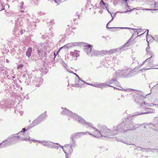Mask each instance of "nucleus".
I'll list each match as a JSON object with an SVG mask.
<instances>
[{"label": "nucleus", "mask_w": 158, "mask_h": 158, "mask_svg": "<svg viewBox=\"0 0 158 158\" xmlns=\"http://www.w3.org/2000/svg\"><path fill=\"white\" fill-rule=\"evenodd\" d=\"M149 59V58H148V59H147L146 60H146H148Z\"/></svg>", "instance_id": "nucleus-20"}, {"label": "nucleus", "mask_w": 158, "mask_h": 158, "mask_svg": "<svg viewBox=\"0 0 158 158\" xmlns=\"http://www.w3.org/2000/svg\"><path fill=\"white\" fill-rule=\"evenodd\" d=\"M152 56H151L150 57V58H151L152 57Z\"/></svg>", "instance_id": "nucleus-21"}, {"label": "nucleus", "mask_w": 158, "mask_h": 158, "mask_svg": "<svg viewBox=\"0 0 158 158\" xmlns=\"http://www.w3.org/2000/svg\"><path fill=\"white\" fill-rule=\"evenodd\" d=\"M86 134V133L84 132H77L74 134L72 136L73 139L76 138H79L82 137Z\"/></svg>", "instance_id": "nucleus-4"}, {"label": "nucleus", "mask_w": 158, "mask_h": 158, "mask_svg": "<svg viewBox=\"0 0 158 158\" xmlns=\"http://www.w3.org/2000/svg\"><path fill=\"white\" fill-rule=\"evenodd\" d=\"M23 65L22 64H20L18 65L17 67V69H20L21 68H23Z\"/></svg>", "instance_id": "nucleus-11"}, {"label": "nucleus", "mask_w": 158, "mask_h": 158, "mask_svg": "<svg viewBox=\"0 0 158 158\" xmlns=\"http://www.w3.org/2000/svg\"><path fill=\"white\" fill-rule=\"evenodd\" d=\"M99 129L100 131L101 136L106 137L109 135L110 133V130L106 126H101L100 127Z\"/></svg>", "instance_id": "nucleus-1"}, {"label": "nucleus", "mask_w": 158, "mask_h": 158, "mask_svg": "<svg viewBox=\"0 0 158 158\" xmlns=\"http://www.w3.org/2000/svg\"><path fill=\"white\" fill-rule=\"evenodd\" d=\"M43 144L44 146H47L48 147H50V144H49V143L47 142H44L43 143Z\"/></svg>", "instance_id": "nucleus-9"}, {"label": "nucleus", "mask_w": 158, "mask_h": 158, "mask_svg": "<svg viewBox=\"0 0 158 158\" xmlns=\"http://www.w3.org/2000/svg\"><path fill=\"white\" fill-rule=\"evenodd\" d=\"M7 62H8V60H7Z\"/></svg>", "instance_id": "nucleus-25"}, {"label": "nucleus", "mask_w": 158, "mask_h": 158, "mask_svg": "<svg viewBox=\"0 0 158 158\" xmlns=\"http://www.w3.org/2000/svg\"><path fill=\"white\" fill-rule=\"evenodd\" d=\"M86 125H88L90 126V127H91L92 126V125L90 123H89V124H87V123H86Z\"/></svg>", "instance_id": "nucleus-16"}, {"label": "nucleus", "mask_w": 158, "mask_h": 158, "mask_svg": "<svg viewBox=\"0 0 158 158\" xmlns=\"http://www.w3.org/2000/svg\"><path fill=\"white\" fill-rule=\"evenodd\" d=\"M106 27L108 28H113V27H110L109 26V23H108L107 25H106Z\"/></svg>", "instance_id": "nucleus-13"}, {"label": "nucleus", "mask_w": 158, "mask_h": 158, "mask_svg": "<svg viewBox=\"0 0 158 158\" xmlns=\"http://www.w3.org/2000/svg\"><path fill=\"white\" fill-rule=\"evenodd\" d=\"M19 137H18V136H15V139H19Z\"/></svg>", "instance_id": "nucleus-17"}, {"label": "nucleus", "mask_w": 158, "mask_h": 158, "mask_svg": "<svg viewBox=\"0 0 158 158\" xmlns=\"http://www.w3.org/2000/svg\"><path fill=\"white\" fill-rule=\"evenodd\" d=\"M63 149L65 153L70 154L73 152L72 147L69 145L64 146Z\"/></svg>", "instance_id": "nucleus-3"}, {"label": "nucleus", "mask_w": 158, "mask_h": 158, "mask_svg": "<svg viewBox=\"0 0 158 158\" xmlns=\"http://www.w3.org/2000/svg\"><path fill=\"white\" fill-rule=\"evenodd\" d=\"M32 49L31 47H29L26 52V55L28 57L31 56Z\"/></svg>", "instance_id": "nucleus-7"}, {"label": "nucleus", "mask_w": 158, "mask_h": 158, "mask_svg": "<svg viewBox=\"0 0 158 158\" xmlns=\"http://www.w3.org/2000/svg\"><path fill=\"white\" fill-rule=\"evenodd\" d=\"M46 50L44 48L40 49L38 50V53L40 57H44L46 55Z\"/></svg>", "instance_id": "nucleus-5"}, {"label": "nucleus", "mask_w": 158, "mask_h": 158, "mask_svg": "<svg viewBox=\"0 0 158 158\" xmlns=\"http://www.w3.org/2000/svg\"><path fill=\"white\" fill-rule=\"evenodd\" d=\"M75 56L76 57L78 56H79V54L78 52L77 51V52L76 53V54H75Z\"/></svg>", "instance_id": "nucleus-14"}, {"label": "nucleus", "mask_w": 158, "mask_h": 158, "mask_svg": "<svg viewBox=\"0 0 158 158\" xmlns=\"http://www.w3.org/2000/svg\"><path fill=\"white\" fill-rule=\"evenodd\" d=\"M62 48V47L60 49V50L58 51L57 52V53H58V52L60 51V50Z\"/></svg>", "instance_id": "nucleus-18"}, {"label": "nucleus", "mask_w": 158, "mask_h": 158, "mask_svg": "<svg viewBox=\"0 0 158 158\" xmlns=\"http://www.w3.org/2000/svg\"><path fill=\"white\" fill-rule=\"evenodd\" d=\"M85 47H86L85 49L87 51V53H90L91 51L92 46L89 44H87L85 46Z\"/></svg>", "instance_id": "nucleus-6"}, {"label": "nucleus", "mask_w": 158, "mask_h": 158, "mask_svg": "<svg viewBox=\"0 0 158 158\" xmlns=\"http://www.w3.org/2000/svg\"><path fill=\"white\" fill-rule=\"evenodd\" d=\"M54 55H55V56H56L55 53V52H54Z\"/></svg>", "instance_id": "nucleus-22"}, {"label": "nucleus", "mask_w": 158, "mask_h": 158, "mask_svg": "<svg viewBox=\"0 0 158 158\" xmlns=\"http://www.w3.org/2000/svg\"><path fill=\"white\" fill-rule=\"evenodd\" d=\"M112 81H114V80H112Z\"/></svg>", "instance_id": "nucleus-24"}, {"label": "nucleus", "mask_w": 158, "mask_h": 158, "mask_svg": "<svg viewBox=\"0 0 158 158\" xmlns=\"http://www.w3.org/2000/svg\"><path fill=\"white\" fill-rule=\"evenodd\" d=\"M7 62H8V60H7Z\"/></svg>", "instance_id": "nucleus-26"}, {"label": "nucleus", "mask_w": 158, "mask_h": 158, "mask_svg": "<svg viewBox=\"0 0 158 158\" xmlns=\"http://www.w3.org/2000/svg\"><path fill=\"white\" fill-rule=\"evenodd\" d=\"M77 52V51L75 50L74 52H70V54L72 56H75L76 53Z\"/></svg>", "instance_id": "nucleus-10"}, {"label": "nucleus", "mask_w": 158, "mask_h": 158, "mask_svg": "<svg viewBox=\"0 0 158 158\" xmlns=\"http://www.w3.org/2000/svg\"><path fill=\"white\" fill-rule=\"evenodd\" d=\"M74 74L76 75L78 77V76L77 75V74H76L75 73H74Z\"/></svg>", "instance_id": "nucleus-19"}, {"label": "nucleus", "mask_w": 158, "mask_h": 158, "mask_svg": "<svg viewBox=\"0 0 158 158\" xmlns=\"http://www.w3.org/2000/svg\"><path fill=\"white\" fill-rule=\"evenodd\" d=\"M54 1H55V2H56L55 0H54Z\"/></svg>", "instance_id": "nucleus-23"}, {"label": "nucleus", "mask_w": 158, "mask_h": 158, "mask_svg": "<svg viewBox=\"0 0 158 158\" xmlns=\"http://www.w3.org/2000/svg\"><path fill=\"white\" fill-rule=\"evenodd\" d=\"M78 121L81 123L83 124H85L86 123L85 122V121L84 120V119L82 118L81 117H79L78 118Z\"/></svg>", "instance_id": "nucleus-8"}, {"label": "nucleus", "mask_w": 158, "mask_h": 158, "mask_svg": "<svg viewBox=\"0 0 158 158\" xmlns=\"http://www.w3.org/2000/svg\"><path fill=\"white\" fill-rule=\"evenodd\" d=\"M27 129H26L25 128H23L21 131L24 132L25 131H27Z\"/></svg>", "instance_id": "nucleus-15"}, {"label": "nucleus", "mask_w": 158, "mask_h": 158, "mask_svg": "<svg viewBox=\"0 0 158 158\" xmlns=\"http://www.w3.org/2000/svg\"><path fill=\"white\" fill-rule=\"evenodd\" d=\"M88 133L95 137H99L101 136L100 131L94 128H91L90 131L88 132Z\"/></svg>", "instance_id": "nucleus-2"}, {"label": "nucleus", "mask_w": 158, "mask_h": 158, "mask_svg": "<svg viewBox=\"0 0 158 158\" xmlns=\"http://www.w3.org/2000/svg\"><path fill=\"white\" fill-rule=\"evenodd\" d=\"M100 4L101 5L104 6L105 5V3L104 2L103 0H101V1L100 2Z\"/></svg>", "instance_id": "nucleus-12"}]
</instances>
